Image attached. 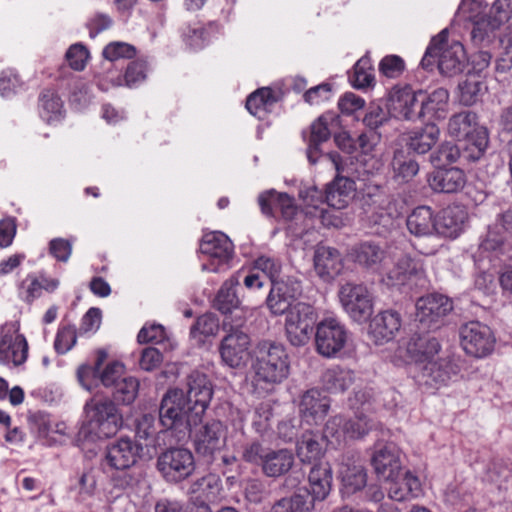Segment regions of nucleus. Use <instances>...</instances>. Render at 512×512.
I'll use <instances>...</instances> for the list:
<instances>
[{"mask_svg":"<svg viewBox=\"0 0 512 512\" xmlns=\"http://www.w3.org/2000/svg\"><path fill=\"white\" fill-rule=\"evenodd\" d=\"M187 390L170 389L163 396L159 420L165 429L186 434L201 423L213 396L207 376L193 371L187 377Z\"/></svg>","mask_w":512,"mask_h":512,"instance_id":"nucleus-1","label":"nucleus"},{"mask_svg":"<svg viewBox=\"0 0 512 512\" xmlns=\"http://www.w3.org/2000/svg\"><path fill=\"white\" fill-rule=\"evenodd\" d=\"M252 392L258 397L272 393L289 374V356L283 344L262 340L257 343L252 361Z\"/></svg>","mask_w":512,"mask_h":512,"instance_id":"nucleus-2","label":"nucleus"},{"mask_svg":"<svg viewBox=\"0 0 512 512\" xmlns=\"http://www.w3.org/2000/svg\"><path fill=\"white\" fill-rule=\"evenodd\" d=\"M141 450V446L128 437H122L107 447L106 464L120 471L111 476L114 487L124 490L133 485L134 477L128 470L137 462Z\"/></svg>","mask_w":512,"mask_h":512,"instance_id":"nucleus-3","label":"nucleus"},{"mask_svg":"<svg viewBox=\"0 0 512 512\" xmlns=\"http://www.w3.org/2000/svg\"><path fill=\"white\" fill-rule=\"evenodd\" d=\"M242 458L261 467L262 473L270 478L280 477L293 467L294 454L287 448L272 449L259 442L248 443L243 447Z\"/></svg>","mask_w":512,"mask_h":512,"instance_id":"nucleus-4","label":"nucleus"},{"mask_svg":"<svg viewBox=\"0 0 512 512\" xmlns=\"http://www.w3.org/2000/svg\"><path fill=\"white\" fill-rule=\"evenodd\" d=\"M85 411L88 418L87 432L96 438H109L115 435L122 426V415L114 402L107 397L94 396L86 402Z\"/></svg>","mask_w":512,"mask_h":512,"instance_id":"nucleus-5","label":"nucleus"},{"mask_svg":"<svg viewBox=\"0 0 512 512\" xmlns=\"http://www.w3.org/2000/svg\"><path fill=\"white\" fill-rule=\"evenodd\" d=\"M317 321L315 309L303 302L295 303L286 313L285 331L293 346H304L311 339Z\"/></svg>","mask_w":512,"mask_h":512,"instance_id":"nucleus-6","label":"nucleus"},{"mask_svg":"<svg viewBox=\"0 0 512 512\" xmlns=\"http://www.w3.org/2000/svg\"><path fill=\"white\" fill-rule=\"evenodd\" d=\"M202 255V270L220 272L226 269L231 260L234 247L231 240L222 232L206 234L200 244Z\"/></svg>","mask_w":512,"mask_h":512,"instance_id":"nucleus-7","label":"nucleus"},{"mask_svg":"<svg viewBox=\"0 0 512 512\" xmlns=\"http://www.w3.org/2000/svg\"><path fill=\"white\" fill-rule=\"evenodd\" d=\"M339 301L349 317L365 322L373 313V295L364 284L346 282L338 291Z\"/></svg>","mask_w":512,"mask_h":512,"instance_id":"nucleus-8","label":"nucleus"},{"mask_svg":"<svg viewBox=\"0 0 512 512\" xmlns=\"http://www.w3.org/2000/svg\"><path fill=\"white\" fill-rule=\"evenodd\" d=\"M157 469L166 481L178 483L194 472V456L186 448H169L158 456Z\"/></svg>","mask_w":512,"mask_h":512,"instance_id":"nucleus-9","label":"nucleus"},{"mask_svg":"<svg viewBox=\"0 0 512 512\" xmlns=\"http://www.w3.org/2000/svg\"><path fill=\"white\" fill-rule=\"evenodd\" d=\"M495 337L490 327L479 322L470 321L460 328V343L466 354L483 358L494 349Z\"/></svg>","mask_w":512,"mask_h":512,"instance_id":"nucleus-10","label":"nucleus"},{"mask_svg":"<svg viewBox=\"0 0 512 512\" xmlns=\"http://www.w3.org/2000/svg\"><path fill=\"white\" fill-rule=\"evenodd\" d=\"M347 339L345 326L336 318H325L316 326V350L324 357L336 356L345 347Z\"/></svg>","mask_w":512,"mask_h":512,"instance_id":"nucleus-11","label":"nucleus"},{"mask_svg":"<svg viewBox=\"0 0 512 512\" xmlns=\"http://www.w3.org/2000/svg\"><path fill=\"white\" fill-rule=\"evenodd\" d=\"M28 358V343L15 323H7L0 330V364L18 367Z\"/></svg>","mask_w":512,"mask_h":512,"instance_id":"nucleus-12","label":"nucleus"},{"mask_svg":"<svg viewBox=\"0 0 512 512\" xmlns=\"http://www.w3.org/2000/svg\"><path fill=\"white\" fill-rule=\"evenodd\" d=\"M227 332L219 346L221 359L231 368L241 367L248 357L250 337L241 329L227 330Z\"/></svg>","mask_w":512,"mask_h":512,"instance_id":"nucleus-13","label":"nucleus"},{"mask_svg":"<svg viewBox=\"0 0 512 512\" xmlns=\"http://www.w3.org/2000/svg\"><path fill=\"white\" fill-rule=\"evenodd\" d=\"M452 310L448 297L440 294H430L421 297L416 302V320L424 328H436L439 322Z\"/></svg>","mask_w":512,"mask_h":512,"instance_id":"nucleus-14","label":"nucleus"},{"mask_svg":"<svg viewBox=\"0 0 512 512\" xmlns=\"http://www.w3.org/2000/svg\"><path fill=\"white\" fill-rule=\"evenodd\" d=\"M383 281L389 286L414 283L422 284L425 281V269L423 263L412 259L408 255H402L394 266L386 272Z\"/></svg>","mask_w":512,"mask_h":512,"instance_id":"nucleus-15","label":"nucleus"},{"mask_svg":"<svg viewBox=\"0 0 512 512\" xmlns=\"http://www.w3.org/2000/svg\"><path fill=\"white\" fill-rule=\"evenodd\" d=\"M391 116L405 120L420 118V95L410 87L394 88L387 103Z\"/></svg>","mask_w":512,"mask_h":512,"instance_id":"nucleus-16","label":"nucleus"},{"mask_svg":"<svg viewBox=\"0 0 512 512\" xmlns=\"http://www.w3.org/2000/svg\"><path fill=\"white\" fill-rule=\"evenodd\" d=\"M371 465L377 477L386 482L399 479L403 472L400 452L392 444L377 447L372 454Z\"/></svg>","mask_w":512,"mask_h":512,"instance_id":"nucleus-17","label":"nucleus"},{"mask_svg":"<svg viewBox=\"0 0 512 512\" xmlns=\"http://www.w3.org/2000/svg\"><path fill=\"white\" fill-rule=\"evenodd\" d=\"M226 428L219 420H211L194 432V444L197 453L212 456L225 445Z\"/></svg>","mask_w":512,"mask_h":512,"instance_id":"nucleus-18","label":"nucleus"},{"mask_svg":"<svg viewBox=\"0 0 512 512\" xmlns=\"http://www.w3.org/2000/svg\"><path fill=\"white\" fill-rule=\"evenodd\" d=\"M420 369L423 382L431 387L447 385L460 372L459 366L449 357L432 359Z\"/></svg>","mask_w":512,"mask_h":512,"instance_id":"nucleus-19","label":"nucleus"},{"mask_svg":"<svg viewBox=\"0 0 512 512\" xmlns=\"http://www.w3.org/2000/svg\"><path fill=\"white\" fill-rule=\"evenodd\" d=\"M402 326L401 316L393 310L378 313L370 321L369 337L376 345L393 340Z\"/></svg>","mask_w":512,"mask_h":512,"instance_id":"nucleus-20","label":"nucleus"},{"mask_svg":"<svg viewBox=\"0 0 512 512\" xmlns=\"http://www.w3.org/2000/svg\"><path fill=\"white\" fill-rule=\"evenodd\" d=\"M300 292L296 281L280 280L271 284L270 292L266 298L268 309L273 315H283L294 305L293 300Z\"/></svg>","mask_w":512,"mask_h":512,"instance_id":"nucleus-21","label":"nucleus"},{"mask_svg":"<svg viewBox=\"0 0 512 512\" xmlns=\"http://www.w3.org/2000/svg\"><path fill=\"white\" fill-rule=\"evenodd\" d=\"M330 408V400L317 389L307 390L299 402V413L304 422L318 425L326 417Z\"/></svg>","mask_w":512,"mask_h":512,"instance_id":"nucleus-22","label":"nucleus"},{"mask_svg":"<svg viewBox=\"0 0 512 512\" xmlns=\"http://www.w3.org/2000/svg\"><path fill=\"white\" fill-rule=\"evenodd\" d=\"M313 264L316 274L321 279L331 281L341 273L343 258L337 249L317 245L314 251Z\"/></svg>","mask_w":512,"mask_h":512,"instance_id":"nucleus-23","label":"nucleus"},{"mask_svg":"<svg viewBox=\"0 0 512 512\" xmlns=\"http://www.w3.org/2000/svg\"><path fill=\"white\" fill-rule=\"evenodd\" d=\"M409 359L421 367L435 358L440 352L439 341L430 335H412L405 345Z\"/></svg>","mask_w":512,"mask_h":512,"instance_id":"nucleus-24","label":"nucleus"},{"mask_svg":"<svg viewBox=\"0 0 512 512\" xmlns=\"http://www.w3.org/2000/svg\"><path fill=\"white\" fill-rule=\"evenodd\" d=\"M466 175L457 167L435 169L428 177L432 190L441 193H456L466 185Z\"/></svg>","mask_w":512,"mask_h":512,"instance_id":"nucleus-25","label":"nucleus"},{"mask_svg":"<svg viewBox=\"0 0 512 512\" xmlns=\"http://www.w3.org/2000/svg\"><path fill=\"white\" fill-rule=\"evenodd\" d=\"M510 238H512V208L497 215L495 223L489 227L480 247L485 251H496Z\"/></svg>","mask_w":512,"mask_h":512,"instance_id":"nucleus-26","label":"nucleus"},{"mask_svg":"<svg viewBox=\"0 0 512 512\" xmlns=\"http://www.w3.org/2000/svg\"><path fill=\"white\" fill-rule=\"evenodd\" d=\"M355 261L373 271H380L388 262L387 251L374 241H364L352 249Z\"/></svg>","mask_w":512,"mask_h":512,"instance_id":"nucleus-27","label":"nucleus"},{"mask_svg":"<svg viewBox=\"0 0 512 512\" xmlns=\"http://www.w3.org/2000/svg\"><path fill=\"white\" fill-rule=\"evenodd\" d=\"M258 203L261 211L268 216L274 215V212L279 210L284 219L291 220L297 214L294 199L286 193L266 191L259 195Z\"/></svg>","mask_w":512,"mask_h":512,"instance_id":"nucleus-28","label":"nucleus"},{"mask_svg":"<svg viewBox=\"0 0 512 512\" xmlns=\"http://www.w3.org/2000/svg\"><path fill=\"white\" fill-rule=\"evenodd\" d=\"M420 118L444 119L448 112L449 92L444 88H438L431 93L419 91Z\"/></svg>","mask_w":512,"mask_h":512,"instance_id":"nucleus-29","label":"nucleus"},{"mask_svg":"<svg viewBox=\"0 0 512 512\" xmlns=\"http://www.w3.org/2000/svg\"><path fill=\"white\" fill-rule=\"evenodd\" d=\"M355 191L356 186L354 180L337 175L335 179L327 185L325 191L326 203L335 209H343L353 199Z\"/></svg>","mask_w":512,"mask_h":512,"instance_id":"nucleus-30","label":"nucleus"},{"mask_svg":"<svg viewBox=\"0 0 512 512\" xmlns=\"http://www.w3.org/2000/svg\"><path fill=\"white\" fill-rule=\"evenodd\" d=\"M466 213L460 206H448L436 216V234L456 238L463 230Z\"/></svg>","mask_w":512,"mask_h":512,"instance_id":"nucleus-31","label":"nucleus"},{"mask_svg":"<svg viewBox=\"0 0 512 512\" xmlns=\"http://www.w3.org/2000/svg\"><path fill=\"white\" fill-rule=\"evenodd\" d=\"M406 226L415 237H428L436 234V215L428 206L416 207L407 217Z\"/></svg>","mask_w":512,"mask_h":512,"instance_id":"nucleus-32","label":"nucleus"},{"mask_svg":"<svg viewBox=\"0 0 512 512\" xmlns=\"http://www.w3.org/2000/svg\"><path fill=\"white\" fill-rule=\"evenodd\" d=\"M441 49L438 54V68L441 74L453 76L462 71L465 59L464 47L461 43L455 41L444 47V42L439 43Z\"/></svg>","mask_w":512,"mask_h":512,"instance_id":"nucleus-33","label":"nucleus"},{"mask_svg":"<svg viewBox=\"0 0 512 512\" xmlns=\"http://www.w3.org/2000/svg\"><path fill=\"white\" fill-rule=\"evenodd\" d=\"M59 286V280L48 278L45 275L35 276L33 274L27 277L19 284L18 295L26 303H32L42 295V291H55Z\"/></svg>","mask_w":512,"mask_h":512,"instance_id":"nucleus-34","label":"nucleus"},{"mask_svg":"<svg viewBox=\"0 0 512 512\" xmlns=\"http://www.w3.org/2000/svg\"><path fill=\"white\" fill-rule=\"evenodd\" d=\"M440 136L439 128L432 123L408 132L404 138L406 145L417 154H425L436 144Z\"/></svg>","mask_w":512,"mask_h":512,"instance_id":"nucleus-35","label":"nucleus"},{"mask_svg":"<svg viewBox=\"0 0 512 512\" xmlns=\"http://www.w3.org/2000/svg\"><path fill=\"white\" fill-rule=\"evenodd\" d=\"M389 483L388 495L395 501L410 500L418 497L422 491L420 480L410 471H403L399 479L390 480Z\"/></svg>","mask_w":512,"mask_h":512,"instance_id":"nucleus-36","label":"nucleus"},{"mask_svg":"<svg viewBox=\"0 0 512 512\" xmlns=\"http://www.w3.org/2000/svg\"><path fill=\"white\" fill-rule=\"evenodd\" d=\"M331 115H322L315 120L310 127V136L308 139L307 157L310 163L314 164L320 157L319 146L326 142L331 135L329 121Z\"/></svg>","mask_w":512,"mask_h":512,"instance_id":"nucleus-37","label":"nucleus"},{"mask_svg":"<svg viewBox=\"0 0 512 512\" xmlns=\"http://www.w3.org/2000/svg\"><path fill=\"white\" fill-rule=\"evenodd\" d=\"M308 481L313 498L324 500L332 486V470L329 464L319 463L314 465L310 470Z\"/></svg>","mask_w":512,"mask_h":512,"instance_id":"nucleus-38","label":"nucleus"},{"mask_svg":"<svg viewBox=\"0 0 512 512\" xmlns=\"http://www.w3.org/2000/svg\"><path fill=\"white\" fill-rule=\"evenodd\" d=\"M342 490L345 494H353L366 486L367 474L361 464L342 463L339 468Z\"/></svg>","mask_w":512,"mask_h":512,"instance_id":"nucleus-39","label":"nucleus"},{"mask_svg":"<svg viewBox=\"0 0 512 512\" xmlns=\"http://www.w3.org/2000/svg\"><path fill=\"white\" fill-rule=\"evenodd\" d=\"M276 102L277 98L273 90L263 87L249 95L246 100V108L253 116L263 119Z\"/></svg>","mask_w":512,"mask_h":512,"instance_id":"nucleus-40","label":"nucleus"},{"mask_svg":"<svg viewBox=\"0 0 512 512\" xmlns=\"http://www.w3.org/2000/svg\"><path fill=\"white\" fill-rule=\"evenodd\" d=\"M354 382V373L346 368L333 366L326 369L322 375L325 389L331 393L347 390Z\"/></svg>","mask_w":512,"mask_h":512,"instance_id":"nucleus-41","label":"nucleus"},{"mask_svg":"<svg viewBox=\"0 0 512 512\" xmlns=\"http://www.w3.org/2000/svg\"><path fill=\"white\" fill-rule=\"evenodd\" d=\"M393 176L399 182H409L419 172L418 162L404 150H396L391 162Z\"/></svg>","mask_w":512,"mask_h":512,"instance_id":"nucleus-42","label":"nucleus"},{"mask_svg":"<svg viewBox=\"0 0 512 512\" xmlns=\"http://www.w3.org/2000/svg\"><path fill=\"white\" fill-rule=\"evenodd\" d=\"M323 437L312 431H306L297 443V455L302 462H312L323 455Z\"/></svg>","mask_w":512,"mask_h":512,"instance_id":"nucleus-43","label":"nucleus"},{"mask_svg":"<svg viewBox=\"0 0 512 512\" xmlns=\"http://www.w3.org/2000/svg\"><path fill=\"white\" fill-rule=\"evenodd\" d=\"M238 285V276H232L221 286L214 301V307L221 313H232L238 307L240 301L235 290Z\"/></svg>","mask_w":512,"mask_h":512,"instance_id":"nucleus-44","label":"nucleus"},{"mask_svg":"<svg viewBox=\"0 0 512 512\" xmlns=\"http://www.w3.org/2000/svg\"><path fill=\"white\" fill-rule=\"evenodd\" d=\"M477 125V115L471 111H463L449 119L447 130L450 136L461 140L465 139Z\"/></svg>","mask_w":512,"mask_h":512,"instance_id":"nucleus-45","label":"nucleus"},{"mask_svg":"<svg viewBox=\"0 0 512 512\" xmlns=\"http://www.w3.org/2000/svg\"><path fill=\"white\" fill-rule=\"evenodd\" d=\"M63 113V103L53 91H44L39 98V114L47 123L59 121Z\"/></svg>","mask_w":512,"mask_h":512,"instance_id":"nucleus-46","label":"nucleus"},{"mask_svg":"<svg viewBox=\"0 0 512 512\" xmlns=\"http://www.w3.org/2000/svg\"><path fill=\"white\" fill-rule=\"evenodd\" d=\"M313 502L307 493H295L290 497L278 500L272 507L271 512H310Z\"/></svg>","mask_w":512,"mask_h":512,"instance_id":"nucleus-47","label":"nucleus"},{"mask_svg":"<svg viewBox=\"0 0 512 512\" xmlns=\"http://www.w3.org/2000/svg\"><path fill=\"white\" fill-rule=\"evenodd\" d=\"M466 157L470 160H478L488 146V132L486 128L478 126L465 138Z\"/></svg>","mask_w":512,"mask_h":512,"instance_id":"nucleus-48","label":"nucleus"},{"mask_svg":"<svg viewBox=\"0 0 512 512\" xmlns=\"http://www.w3.org/2000/svg\"><path fill=\"white\" fill-rule=\"evenodd\" d=\"M113 387L114 400L120 404L129 405L135 401L138 395L139 381L135 377L126 376Z\"/></svg>","mask_w":512,"mask_h":512,"instance_id":"nucleus-49","label":"nucleus"},{"mask_svg":"<svg viewBox=\"0 0 512 512\" xmlns=\"http://www.w3.org/2000/svg\"><path fill=\"white\" fill-rule=\"evenodd\" d=\"M460 156V148L457 145L445 142L430 155V162L435 169H441L445 168L446 165L457 162Z\"/></svg>","mask_w":512,"mask_h":512,"instance_id":"nucleus-50","label":"nucleus"},{"mask_svg":"<svg viewBox=\"0 0 512 512\" xmlns=\"http://www.w3.org/2000/svg\"><path fill=\"white\" fill-rule=\"evenodd\" d=\"M350 80L356 88H366L372 84L374 76L369 57H362L355 63Z\"/></svg>","mask_w":512,"mask_h":512,"instance_id":"nucleus-51","label":"nucleus"},{"mask_svg":"<svg viewBox=\"0 0 512 512\" xmlns=\"http://www.w3.org/2000/svg\"><path fill=\"white\" fill-rule=\"evenodd\" d=\"M484 88V84L476 77H468L459 84L460 102L465 106L473 105L479 100Z\"/></svg>","mask_w":512,"mask_h":512,"instance_id":"nucleus-52","label":"nucleus"},{"mask_svg":"<svg viewBox=\"0 0 512 512\" xmlns=\"http://www.w3.org/2000/svg\"><path fill=\"white\" fill-rule=\"evenodd\" d=\"M77 342V333L74 325H63L57 330L54 349L58 354L70 351Z\"/></svg>","mask_w":512,"mask_h":512,"instance_id":"nucleus-53","label":"nucleus"},{"mask_svg":"<svg viewBox=\"0 0 512 512\" xmlns=\"http://www.w3.org/2000/svg\"><path fill=\"white\" fill-rule=\"evenodd\" d=\"M103 57L110 63L120 59H131L136 55L134 46L126 42H111L103 49Z\"/></svg>","mask_w":512,"mask_h":512,"instance_id":"nucleus-54","label":"nucleus"},{"mask_svg":"<svg viewBox=\"0 0 512 512\" xmlns=\"http://www.w3.org/2000/svg\"><path fill=\"white\" fill-rule=\"evenodd\" d=\"M391 114L389 109H384L377 103L369 105L367 112L363 118V123L371 130H376L384 125L390 118Z\"/></svg>","mask_w":512,"mask_h":512,"instance_id":"nucleus-55","label":"nucleus"},{"mask_svg":"<svg viewBox=\"0 0 512 512\" xmlns=\"http://www.w3.org/2000/svg\"><path fill=\"white\" fill-rule=\"evenodd\" d=\"M512 14V0H496L491 9L488 18L492 21V29H498L503 23L507 22Z\"/></svg>","mask_w":512,"mask_h":512,"instance_id":"nucleus-56","label":"nucleus"},{"mask_svg":"<svg viewBox=\"0 0 512 512\" xmlns=\"http://www.w3.org/2000/svg\"><path fill=\"white\" fill-rule=\"evenodd\" d=\"M219 329V321L213 314H204L197 318L195 324L191 327V335L196 337L199 335L212 336Z\"/></svg>","mask_w":512,"mask_h":512,"instance_id":"nucleus-57","label":"nucleus"},{"mask_svg":"<svg viewBox=\"0 0 512 512\" xmlns=\"http://www.w3.org/2000/svg\"><path fill=\"white\" fill-rule=\"evenodd\" d=\"M137 339L139 343H154L161 345L167 339V335L162 325L146 324L139 331Z\"/></svg>","mask_w":512,"mask_h":512,"instance_id":"nucleus-58","label":"nucleus"},{"mask_svg":"<svg viewBox=\"0 0 512 512\" xmlns=\"http://www.w3.org/2000/svg\"><path fill=\"white\" fill-rule=\"evenodd\" d=\"M281 263L274 258L261 256L255 261L254 269L263 272L269 279L271 284L279 282Z\"/></svg>","mask_w":512,"mask_h":512,"instance_id":"nucleus-59","label":"nucleus"},{"mask_svg":"<svg viewBox=\"0 0 512 512\" xmlns=\"http://www.w3.org/2000/svg\"><path fill=\"white\" fill-rule=\"evenodd\" d=\"M73 489L82 500L91 497L96 489V478L93 472L86 471L79 475L73 484Z\"/></svg>","mask_w":512,"mask_h":512,"instance_id":"nucleus-60","label":"nucleus"},{"mask_svg":"<svg viewBox=\"0 0 512 512\" xmlns=\"http://www.w3.org/2000/svg\"><path fill=\"white\" fill-rule=\"evenodd\" d=\"M88 58L89 52L81 44L70 46L66 52V59L69 66L76 71H81L85 68Z\"/></svg>","mask_w":512,"mask_h":512,"instance_id":"nucleus-61","label":"nucleus"},{"mask_svg":"<svg viewBox=\"0 0 512 512\" xmlns=\"http://www.w3.org/2000/svg\"><path fill=\"white\" fill-rule=\"evenodd\" d=\"M511 477V469L501 462L492 463L485 475V480L502 488L503 484Z\"/></svg>","mask_w":512,"mask_h":512,"instance_id":"nucleus-62","label":"nucleus"},{"mask_svg":"<svg viewBox=\"0 0 512 512\" xmlns=\"http://www.w3.org/2000/svg\"><path fill=\"white\" fill-rule=\"evenodd\" d=\"M124 373V366L119 362L109 363L102 371L98 374V378L105 387L114 386L119 380H121Z\"/></svg>","mask_w":512,"mask_h":512,"instance_id":"nucleus-63","label":"nucleus"},{"mask_svg":"<svg viewBox=\"0 0 512 512\" xmlns=\"http://www.w3.org/2000/svg\"><path fill=\"white\" fill-rule=\"evenodd\" d=\"M146 63L141 60L131 62L125 72L123 81L126 86L132 87L146 78Z\"/></svg>","mask_w":512,"mask_h":512,"instance_id":"nucleus-64","label":"nucleus"}]
</instances>
